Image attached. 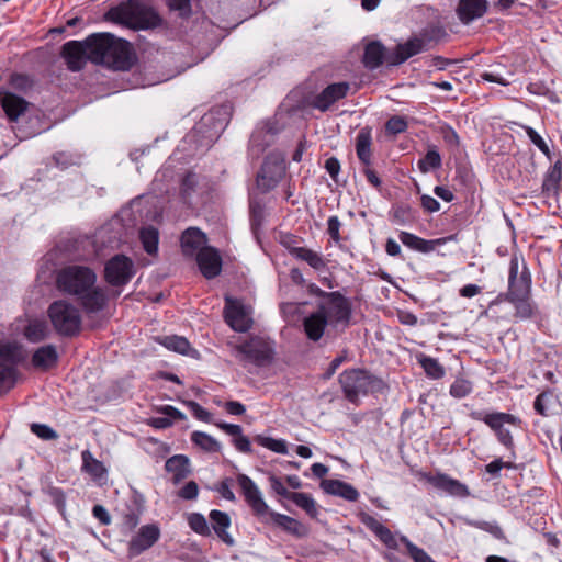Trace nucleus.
Wrapping results in <instances>:
<instances>
[{
    "instance_id": "63",
    "label": "nucleus",
    "mask_w": 562,
    "mask_h": 562,
    "mask_svg": "<svg viewBox=\"0 0 562 562\" xmlns=\"http://www.w3.org/2000/svg\"><path fill=\"white\" fill-rule=\"evenodd\" d=\"M92 514L102 525H109L111 522V517L102 505L93 506Z\"/></svg>"
},
{
    "instance_id": "44",
    "label": "nucleus",
    "mask_w": 562,
    "mask_h": 562,
    "mask_svg": "<svg viewBox=\"0 0 562 562\" xmlns=\"http://www.w3.org/2000/svg\"><path fill=\"white\" fill-rule=\"evenodd\" d=\"M554 395L550 390L543 391L537 395L533 402V409L542 417L552 415L551 406L553 404Z\"/></svg>"
},
{
    "instance_id": "56",
    "label": "nucleus",
    "mask_w": 562,
    "mask_h": 562,
    "mask_svg": "<svg viewBox=\"0 0 562 562\" xmlns=\"http://www.w3.org/2000/svg\"><path fill=\"white\" fill-rule=\"evenodd\" d=\"M305 262L315 270H322L326 267V262L321 254L311 249Z\"/></svg>"
},
{
    "instance_id": "10",
    "label": "nucleus",
    "mask_w": 562,
    "mask_h": 562,
    "mask_svg": "<svg viewBox=\"0 0 562 562\" xmlns=\"http://www.w3.org/2000/svg\"><path fill=\"white\" fill-rule=\"evenodd\" d=\"M238 485L245 496L247 504L254 513L261 518L270 517L276 524H281V515L270 513L269 507L262 498V495L256 484L245 474L237 476Z\"/></svg>"
},
{
    "instance_id": "3",
    "label": "nucleus",
    "mask_w": 562,
    "mask_h": 562,
    "mask_svg": "<svg viewBox=\"0 0 562 562\" xmlns=\"http://www.w3.org/2000/svg\"><path fill=\"white\" fill-rule=\"evenodd\" d=\"M90 61L115 70H127L133 65L132 45L111 33H94L87 37Z\"/></svg>"
},
{
    "instance_id": "51",
    "label": "nucleus",
    "mask_w": 562,
    "mask_h": 562,
    "mask_svg": "<svg viewBox=\"0 0 562 562\" xmlns=\"http://www.w3.org/2000/svg\"><path fill=\"white\" fill-rule=\"evenodd\" d=\"M31 430L43 440H54L58 438V434L52 427L44 424H32Z\"/></svg>"
},
{
    "instance_id": "37",
    "label": "nucleus",
    "mask_w": 562,
    "mask_h": 562,
    "mask_svg": "<svg viewBox=\"0 0 562 562\" xmlns=\"http://www.w3.org/2000/svg\"><path fill=\"white\" fill-rule=\"evenodd\" d=\"M417 361L429 379L439 380L445 376L446 370L436 358L420 353Z\"/></svg>"
},
{
    "instance_id": "12",
    "label": "nucleus",
    "mask_w": 562,
    "mask_h": 562,
    "mask_svg": "<svg viewBox=\"0 0 562 562\" xmlns=\"http://www.w3.org/2000/svg\"><path fill=\"white\" fill-rule=\"evenodd\" d=\"M372 135L371 130L369 127L361 128L356 137V154L360 162L363 165V173L370 184L374 188H379L381 186V180L376 172L372 170Z\"/></svg>"
},
{
    "instance_id": "20",
    "label": "nucleus",
    "mask_w": 562,
    "mask_h": 562,
    "mask_svg": "<svg viewBox=\"0 0 562 562\" xmlns=\"http://www.w3.org/2000/svg\"><path fill=\"white\" fill-rule=\"evenodd\" d=\"M89 50L87 38L83 42L69 41L64 44L61 55L68 68L78 71L83 68L87 60H90Z\"/></svg>"
},
{
    "instance_id": "49",
    "label": "nucleus",
    "mask_w": 562,
    "mask_h": 562,
    "mask_svg": "<svg viewBox=\"0 0 562 562\" xmlns=\"http://www.w3.org/2000/svg\"><path fill=\"white\" fill-rule=\"evenodd\" d=\"M401 540L406 546L407 552L414 562H436L424 549L414 544L406 537H402Z\"/></svg>"
},
{
    "instance_id": "28",
    "label": "nucleus",
    "mask_w": 562,
    "mask_h": 562,
    "mask_svg": "<svg viewBox=\"0 0 562 562\" xmlns=\"http://www.w3.org/2000/svg\"><path fill=\"white\" fill-rule=\"evenodd\" d=\"M206 236L196 227H189L181 236V248L186 256L192 257L205 248Z\"/></svg>"
},
{
    "instance_id": "46",
    "label": "nucleus",
    "mask_w": 562,
    "mask_h": 562,
    "mask_svg": "<svg viewBox=\"0 0 562 562\" xmlns=\"http://www.w3.org/2000/svg\"><path fill=\"white\" fill-rule=\"evenodd\" d=\"M189 527L198 535L203 537L211 536V528L206 518L200 513H191L187 516Z\"/></svg>"
},
{
    "instance_id": "11",
    "label": "nucleus",
    "mask_w": 562,
    "mask_h": 562,
    "mask_svg": "<svg viewBox=\"0 0 562 562\" xmlns=\"http://www.w3.org/2000/svg\"><path fill=\"white\" fill-rule=\"evenodd\" d=\"M279 133L280 125L277 119L268 120L259 124L250 137V154L255 157H259L266 149L272 145H277Z\"/></svg>"
},
{
    "instance_id": "5",
    "label": "nucleus",
    "mask_w": 562,
    "mask_h": 562,
    "mask_svg": "<svg viewBox=\"0 0 562 562\" xmlns=\"http://www.w3.org/2000/svg\"><path fill=\"white\" fill-rule=\"evenodd\" d=\"M108 18L135 30H147L161 23L159 14L138 0H127L108 12Z\"/></svg>"
},
{
    "instance_id": "22",
    "label": "nucleus",
    "mask_w": 562,
    "mask_h": 562,
    "mask_svg": "<svg viewBox=\"0 0 562 562\" xmlns=\"http://www.w3.org/2000/svg\"><path fill=\"white\" fill-rule=\"evenodd\" d=\"M328 324L326 305L321 303L316 312L303 319L304 333L310 340L318 341L323 337Z\"/></svg>"
},
{
    "instance_id": "27",
    "label": "nucleus",
    "mask_w": 562,
    "mask_h": 562,
    "mask_svg": "<svg viewBox=\"0 0 562 562\" xmlns=\"http://www.w3.org/2000/svg\"><path fill=\"white\" fill-rule=\"evenodd\" d=\"M321 487L325 493L341 497L348 502H356L360 496L356 487L340 480H323L321 483Z\"/></svg>"
},
{
    "instance_id": "25",
    "label": "nucleus",
    "mask_w": 562,
    "mask_h": 562,
    "mask_svg": "<svg viewBox=\"0 0 562 562\" xmlns=\"http://www.w3.org/2000/svg\"><path fill=\"white\" fill-rule=\"evenodd\" d=\"M361 522L389 549H396L398 543L392 531L369 514L360 516Z\"/></svg>"
},
{
    "instance_id": "50",
    "label": "nucleus",
    "mask_w": 562,
    "mask_h": 562,
    "mask_svg": "<svg viewBox=\"0 0 562 562\" xmlns=\"http://www.w3.org/2000/svg\"><path fill=\"white\" fill-rule=\"evenodd\" d=\"M408 127V123L404 116L393 115L385 123L387 134L397 135L404 133Z\"/></svg>"
},
{
    "instance_id": "42",
    "label": "nucleus",
    "mask_w": 562,
    "mask_h": 562,
    "mask_svg": "<svg viewBox=\"0 0 562 562\" xmlns=\"http://www.w3.org/2000/svg\"><path fill=\"white\" fill-rule=\"evenodd\" d=\"M465 525L488 532L496 539H504L505 535L501 526L496 521L475 520L463 518Z\"/></svg>"
},
{
    "instance_id": "6",
    "label": "nucleus",
    "mask_w": 562,
    "mask_h": 562,
    "mask_svg": "<svg viewBox=\"0 0 562 562\" xmlns=\"http://www.w3.org/2000/svg\"><path fill=\"white\" fill-rule=\"evenodd\" d=\"M339 382L345 397L356 405L360 397L382 392L385 386L381 379L362 369L345 370L339 375Z\"/></svg>"
},
{
    "instance_id": "16",
    "label": "nucleus",
    "mask_w": 562,
    "mask_h": 562,
    "mask_svg": "<svg viewBox=\"0 0 562 562\" xmlns=\"http://www.w3.org/2000/svg\"><path fill=\"white\" fill-rule=\"evenodd\" d=\"M18 351L15 347L5 345L0 347V393L10 390L15 382V368Z\"/></svg>"
},
{
    "instance_id": "59",
    "label": "nucleus",
    "mask_w": 562,
    "mask_h": 562,
    "mask_svg": "<svg viewBox=\"0 0 562 562\" xmlns=\"http://www.w3.org/2000/svg\"><path fill=\"white\" fill-rule=\"evenodd\" d=\"M256 441L260 446L268 448L271 451L281 452V440H277V439H272V438L263 437V436H258L256 438Z\"/></svg>"
},
{
    "instance_id": "47",
    "label": "nucleus",
    "mask_w": 562,
    "mask_h": 562,
    "mask_svg": "<svg viewBox=\"0 0 562 562\" xmlns=\"http://www.w3.org/2000/svg\"><path fill=\"white\" fill-rule=\"evenodd\" d=\"M473 391V383L462 376L457 378L449 389V394L454 398H463Z\"/></svg>"
},
{
    "instance_id": "41",
    "label": "nucleus",
    "mask_w": 562,
    "mask_h": 562,
    "mask_svg": "<svg viewBox=\"0 0 562 562\" xmlns=\"http://www.w3.org/2000/svg\"><path fill=\"white\" fill-rule=\"evenodd\" d=\"M191 440L205 452H220L222 448L221 443L214 437L203 431H193Z\"/></svg>"
},
{
    "instance_id": "58",
    "label": "nucleus",
    "mask_w": 562,
    "mask_h": 562,
    "mask_svg": "<svg viewBox=\"0 0 562 562\" xmlns=\"http://www.w3.org/2000/svg\"><path fill=\"white\" fill-rule=\"evenodd\" d=\"M233 445L235 448L243 453L251 452V443L248 437L244 436L243 432L237 437L233 438Z\"/></svg>"
},
{
    "instance_id": "45",
    "label": "nucleus",
    "mask_w": 562,
    "mask_h": 562,
    "mask_svg": "<svg viewBox=\"0 0 562 562\" xmlns=\"http://www.w3.org/2000/svg\"><path fill=\"white\" fill-rule=\"evenodd\" d=\"M161 344L169 350L179 352L181 355H190L194 349L191 348L189 341L180 336H166L162 338Z\"/></svg>"
},
{
    "instance_id": "29",
    "label": "nucleus",
    "mask_w": 562,
    "mask_h": 562,
    "mask_svg": "<svg viewBox=\"0 0 562 562\" xmlns=\"http://www.w3.org/2000/svg\"><path fill=\"white\" fill-rule=\"evenodd\" d=\"M398 238L404 246L422 254L431 252L435 250L437 245H443L446 243V238L427 240L404 231L398 234Z\"/></svg>"
},
{
    "instance_id": "39",
    "label": "nucleus",
    "mask_w": 562,
    "mask_h": 562,
    "mask_svg": "<svg viewBox=\"0 0 562 562\" xmlns=\"http://www.w3.org/2000/svg\"><path fill=\"white\" fill-rule=\"evenodd\" d=\"M139 239L144 250L148 255H155L158 251L159 232L154 226H146L139 231Z\"/></svg>"
},
{
    "instance_id": "8",
    "label": "nucleus",
    "mask_w": 562,
    "mask_h": 562,
    "mask_svg": "<svg viewBox=\"0 0 562 562\" xmlns=\"http://www.w3.org/2000/svg\"><path fill=\"white\" fill-rule=\"evenodd\" d=\"M470 417L474 420L483 422L486 424L496 435L498 441L506 448L514 447V439L510 431L505 428V424L519 427L521 420L519 417L508 413H486L483 411H473L470 413Z\"/></svg>"
},
{
    "instance_id": "57",
    "label": "nucleus",
    "mask_w": 562,
    "mask_h": 562,
    "mask_svg": "<svg viewBox=\"0 0 562 562\" xmlns=\"http://www.w3.org/2000/svg\"><path fill=\"white\" fill-rule=\"evenodd\" d=\"M158 412L164 414L166 417L170 418L171 420H184L186 415L180 412L178 408L171 406V405H164L158 408Z\"/></svg>"
},
{
    "instance_id": "9",
    "label": "nucleus",
    "mask_w": 562,
    "mask_h": 562,
    "mask_svg": "<svg viewBox=\"0 0 562 562\" xmlns=\"http://www.w3.org/2000/svg\"><path fill=\"white\" fill-rule=\"evenodd\" d=\"M134 261L125 255H115L104 266V280L111 286H123L134 277Z\"/></svg>"
},
{
    "instance_id": "18",
    "label": "nucleus",
    "mask_w": 562,
    "mask_h": 562,
    "mask_svg": "<svg viewBox=\"0 0 562 562\" xmlns=\"http://www.w3.org/2000/svg\"><path fill=\"white\" fill-rule=\"evenodd\" d=\"M327 301V317L328 322L337 324H348L351 317V305L347 297L339 291L329 292Z\"/></svg>"
},
{
    "instance_id": "23",
    "label": "nucleus",
    "mask_w": 562,
    "mask_h": 562,
    "mask_svg": "<svg viewBox=\"0 0 562 562\" xmlns=\"http://www.w3.org/2000/svg\"><path fill=\"white\" fill-rule=\"evenodd\" d=\"M200 271L206 279L215 278L222 270V259L216 249L205 247L196 254Z\"/></svg>"
},
{
    "instance_id": "19",
    "label": "nucleus",
    "mask_w": 562,
    "mask_h": 562,
    "mask_svg": "<svg viewBox=\"0 0 562 562\" xmlns=\"http://www.w3.org/2000/svg\"><path fill=\"white\" fill-rule=\"evenodd\" d=\"M350 90V83L347 81L328 85L312 101V106L326 112L337 101L344 99Z\"/></svg>"
},
{
    "instance_id": "34",
    "label": "nucleus",
    "mask_w": 562,
    "mask_h": 562,
    "mask_svg": "<svg viewBox=\"0 0 562 562\" xmlns=\"http://www.w3.org/2000/svg\"><path fill=\"white\" fill-rule=\"evenodd\" d=\"M57 360L58 353L56 347L53 345L40 347L32 356V364L42 370H47L55 366Z\"/></svg>"
},
{
    "instance_id": "17",
    "label": "nucleus",
    "mask_w": 562,
    "mask_h": 562,
    "mask_svg": "<svg viewBox=\"0 0 562 562\" xmlns=\"http://www.w3.org/2000/svg\"><path fill=\"white\" fill-rule=\"evenodd\" d=\"M281 178V164L279 155L270 153L257 176V187L261 192H268L277 187Z\"/></svg>"
},
{
    "instance_id": "36",
    "label": "nucleus",
    "mask_w": 562,
    "mask_h": 562,
    "mask_svg": "<svg viewBox=\"0 0 562 562\" xmlns=\"http://www.w3.org/2000/svg\"><path fill=\"white\" fill-rule=\"evenodd\" d=\"M49 333V327L44 319H32L24 328L25 338L33 344L46 339Z\"/></svg>"
},
{
    "instance_id": "13",
    "label": "nucleus",
    "mask_w": 562,
    "mask_h": 562,
    "mask_svg": "<svg viewBox=\"0 0 562 562\" xmlns=\"http://www.w3.org/2000/svg\"><path fill=\"white\" fill-rule=\"evenodd\" d=\"M224 316L235 331L245 333L252 325L251 308L237 299H225Z\"/></svg>"
},
{
    "instance_id": "55",
    "label": "nucleus",
    "mask_w": 562,
    "mask_h": 562,
    "mask_svg": "<svg viewBox=\"0 0 562 562\" xmlns=\"http://www.w3.org/2000/svg\"><path fill=\"white\" fill-rule=\"evenodd\" d=\"M191 0H167L168 7L172 11H178L179 15L186 16L191 12Z\"/></svg>"
},
{
    "instance_id": "61",
    "label": "nucleus",
    "mask_w": 562,
    "mask_h": 562,
    "mask_svg": "<svg viewBox=\"0 0 562 562\" xmlns=\"http://www.w3.org/2000/svg\"><path fill=\"white\" fill-rule=\"evenodd\" d=\"M325 169L333 180H337L340 171V162L336 157H330L325 161Z\"/></svg>"
},
{
    "instance_id": "60",
    "label": "nucleus",
    "mask_w": 562,
    "mask_h": 562,
    "mask_svg": "<svg viewBox=\"0 0 562 562\" xmlns=\"http://www.w3.org/2000/svg\"><path fill=\"white\" fill-rule=\"evenodd\" d=\"M420 202H422V206L424 207V210L429 213L437 212L440 209V203L435 198H432L430 195H427V194L422 195Z\"/></svg>"
},
{
    "instance_id": "30",
    "label": "nucleus",
    "mask_w": 562,
    "mask_h": 562,
    "mask_svg": "<svg viewBox=\"0 0 562 562\" xmlns=\"http://www.w3.org/2000/svg\"><path fill=\"white\" fill-rule=\"evenodd\" d=\"M562 181V155L559 154L558 159L548 169L543 182L542 192L548 195H558L561 191Z\"/></svg>"
},
{
    "instance_id": "21",
    "label": "nucleus",
    "mask_w": 562,
    "mask_h": 562,
    "mask_svg": "<svg viewBox=\"0 0 562 562\" xmlns=\"http://www.w3.org/2000/svg\"><path fill=\"white\" fill-rule=\"evenodd\" d=\"M427 50V41L419 36H413L405 43L397 44L394 50L389 54L390 65H401L408 58Z\"/></svg>"
},
{
    "instance_id": "64",
    "label": "nucleus",
    "mask_w": 562,
    "mask_h": 562,
    "mask_svg": "<svg viewBox=\"0 0 562 562\" xmlns=\"http://www.w3.org/2000/svg\"><path fill=\"white\" fill-rule=\"evenodd\" d=\"M525 132L527 134V136L529 137L530 142L538 148H542L544 147V145L547 144L544 142V139L538 134V132L536 130H533L532 127L530 126H525Z\"/></svg>"
},
{
    "instance_id": "1",
    "label": "nucleus",
    "mask_w": 562,
    "mask_h": 562,
    "mask_svg": "<svg viewBox=\"0 0 562 562\" xmlns=\"http://www.w3.org/2000/svg\"><path fill=\"white\" fill-rule=\"evenodd\" d=\"M97 273L87 266L71 265L60 269L57 289L75 296L87 315L101 312L108 304V293L97 284Z\"/></svg>"
},
{
    "instance_id": "32",
    "label": "nucleus",
    "mask_w": 562,
    "mask_h": 562,
    "mask_svg": "<svg viewBox=\"0 0 562 562\" xmlns=\"http://www.w3.org/2000/svg\"><path fill=\"white\" fill-rule=\"evenodd\" d=\"M283 499L291 501L297 507L303 509L311 518H316L318 507L311 494L302 492H289L283 488Z\"/></svg>"
},
{
    "instance_id": "14",
    "label": "nucleus",
    "mask_w": 562,
    "mask_h": 562,
    "mask_svg": "<svg viewBox=\"0 0 562 562\" xmlns=\"http://www.w3.org/2000/svg\"><path fill=\"white\" fill-rule=\"evenodd\" d=\"M419 477L435 488L443 491L451 496L465 498L470 495V491L465 484L445 473L438 472L434 474L431 472H422Z\"/></svg>"
},
{
    "instance_id": "43",
    "label": "nucleus",
    "mask_w": 562,
    "mask_h": 562,
    "mask_svg": "<svg viewBox=\"0 0 562 562\" xmlns=\"http://www.w3.org/2000/svg\"><path fill=\"white\" fill-rule=\"evenodd\" d=\"M442 165L441 156L436 147L428 149L426 155L418 161V169L423 173L439 169Z\"/></svg>"
},
{
    "instance_id": "31",
    "label": "nucleus",
    "mask_w": 562,
    "mask_h": 562,
    "mask_svg": "<svg viewBox=\"0 0 562 562\" xmlns=\"http://www.w3.org/2000/svg\"><path fill=\"white\" fill-rule=\"evenodd\" d=\"M210 519L212 522V529L216 533V536L226 544L233 546L234 539L227 532L231 527V518L229 516L221 510L213 509L210 513Z\"/></svg>"
},
{
    "instance_id": "15",
    "label": "nucleus",
    "mask_w": 562,
    "mask_h": 562,
    "mask_svg": "<svg viewBox=\"0 0 562 562\" xmlns=\"http://www.w3.org/2000/svg\"><path fill=\"white\" fill-rule=\"evenodd\" d=\"M160 538V528L156 524L142 526L128 542V557L134 558L150 549Z\"/></svg>"
},
{
    "instance_id": "38",
    "label": "nucleus",
    "mask_w": 562,
    "mask_h": 562,
    "mask_svg": "<svg viewBox=\"0 0 562 562\" xmlns=\"http://www.w3.org/2000/svg\"><path fill=\"white\" fill-rule=\"evenodd\" d=\"M189 460L182 454H176L166 461L165 468L168 472L173 473L175 482L184 479L189 472Z\"/></svg>"
},
{
    "instance_id": "62",
    "label": "nucleus",
    "mask_w": 562,
    "mask_h": 562,
    "mask_svg": "<svg viewBox=\"0 0 562 562\" xmlns=\"http://www.w3.org/2000/svg\"><path fill=\"white\" fill-rule=\"evenodd\" d=\"M481 78L485 81L495 82L501 86L509 85V81L506 78H504L503 76L495 71H484L483 74H481Z\"/></svg>"
},
{
    "instance_id": "4",
    "label": "nucleus",
    "mask_w": 562,
    "mask_h": 562,
    "mask_svg": "<svg viewBox=\"0 0 562 562\" xmlns=\"http://www.w3.org/2000/svg\"><path fill=\"white\" fill-rule=\"evenodd\" d=\"M232 353L237 361L256 367L269 366L276 355V344L267 335H251L228 341Z\"/></svg>"
},
{
    "instance_id": "26",
    "label": "nucleus",
    "mask_w": 562,
    "mask_h": 562,
    "mask_svg": "<svg viewBox=\"0 0 562 562\" xmlns=\"http://www.w3.org/2000/svg\"><path fill=\"white\" fill-rule=\"evenodd\" d=\"M486 11V0H460L457 7L458 18L463 24L483 16Z\"/></svg>"
},
{
    "instance_id": "53",
    "label": "nucleus",
    "mask_w": 562,
    "mask_h": 562,
    "mask_svg": "<svg viewBox=\"0 0 562 562\" xmlns=\"http://www.w3.org/2000/svg\"><path fill=\"white\" fill-rule=\"evenodd\" d=\"M186 405L190 408L193 416L202 422H211V414L205 408H203L199 403L194 401L186 402Z\"/></svg>"
},
{
    "instance_id": "54",
    "label": "nucleus",
    "mask_w": 562,
    "mask_h": 562,
    "mask_svg": "<svg viewBox=\"0 0 562 562\" xmlns=\"http://www.w3.org/2000/svg\"><path fill=\"white\" fill-rule=\"evenodd\" d=\"M199 494V486L194 481L188 482L183 487H181L178 492V496L182 499H195Z\"/></svg>"
},
{
    "instance_id": "52",
    "label": "nucleus",
    "mask_w": 562,
    "mask_h": 562,
    "mask_svg": "<svg viewBox=\"0 0 562 562\" xmlns=\"http://www.w3.org/2000/svg\"><path fill=\"white\" fill-rule=\"evenodd\" d=\"M340 227H341V222L338 218V216L333 215L327 220V233L330 236V238L333 239V241H335L336 244H338L341 240L340 233H339Z\"/></svg>"
},
{
    "instance_id": "40",
    "label": "nucleus",
    "mask_w": 562,
    "mask_h": 562,
    "mask_svg": "<svg viewBox=\"0 0 562 562\" xmlns=\"http://www.w3.org/2000/svg\"><path fill=\"white\" fill-rule=\"evenodd\" d=\"M95 243L101 246L116 248L120 245L119 233H114V224L110 223L102 226L95 234Z\"/></svg>"
},
{
    "instance_id": "24",
    "label": "nucleus",
    "mask_w": 562,
    "mask_h": 562,
    "mask_svg": "<svg viewBox=\"0 0 562 562\" xmlns=\"http://www.w3.org/2000/svg\"><path fill=\"white\" fill-rule=\"evenodd\" d=\"M0 103L11 122L18 121L30 106V103L24 98L13 92L1 93Z\"/></svg>"
},
{
    "instance_id": "35",
    "label": "nucleus",
    "mask_w": 562,
    "mask_h": 562,
    "mask_svg": "<svg viewBox=\"0 0 562 562\" xmlns=\"http://www.w3.org/2000/svg\"><path fill=\"white\" fill-rule=\"evenodd\" d=\"M82 470L87 472L93 480H102L106 475V468L97 460L89 450L81 452Z\"/></svg>"
},
{
    "instance_id": "7",
    "label": "nucleus",
    "mask_w": 562,
    "mask_h": 562,
    "mask_svg": "<svg viewBox=\"0 0 562 562\" xmlns=\"http://www.w3.org/2000/svg\"><path fill=\"white\" fill-rule=\"evenodd\" d=\"M48 316L55 330L65 337H74L81 329V313L67 300L53 302L48 307Z\"/></svg>"
},
{
    "instance_id": "33",
    "label": "nucleus",
    "mask_w": 562,
    "mask_h": 562,
    "mask_svg": "<svg viewBox=\"0 0 562 562\" xmlns=\"http://www.w3.org/2000/svg\"><path fill=\"white\" fill-rule=\"evenodd\" d=\"M387 58L385 47L380 42H371L364 48L363 64L369 69L380 67L384 60L387 61Z\"/></svg>"
},
{
    "instance_id": "48",
    "label": "nucleus",
    "mask_w": 562,
    "mask_h": 562,
    "mask_svg": "<svg viewBox=\"0 0 562 562\" xmlns=\"http://www.w3.org/2000/svg\"><path fill=\"white\" fill-rule=\"evenodd\" d=\"M283 530L290 532L296 538H304L310 532L306 525L286 515H283Z\"/></svg>"
},
{
    "instance_id": "2",
    "label": "nucleus",
    "mask_w": 562,
    "mask_h": 562,
    "mask_svg": "<svg viewBox=\"0 0 562 562\" xmlns=\"http://www.w3.org/2000/svg\"><path fill=\"white\" fill-rule=\"evenodd\" d=\"M531 272L519 252H513L508 266V286L505 293L498 294L488 305L492 308L503 302L510 303L515 308V317L528 319L533 316L536 305L531 299Z\"/></svg>"
}]
</instances>
